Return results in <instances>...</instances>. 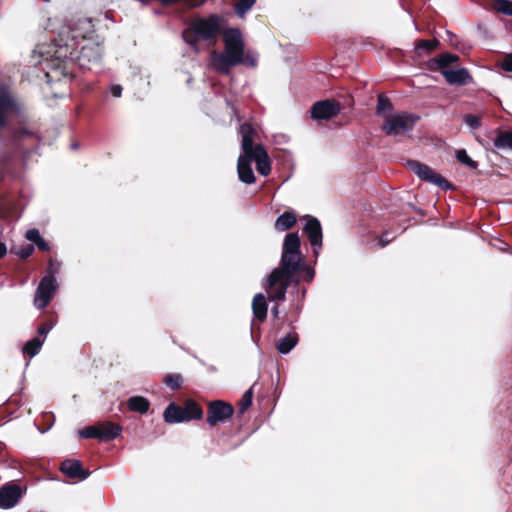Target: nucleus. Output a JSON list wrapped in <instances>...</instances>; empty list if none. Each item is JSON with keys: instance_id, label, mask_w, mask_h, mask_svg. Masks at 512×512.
<instances>
[{"instance_id": "f257e3e1", "label": "nucleus", "mask_w": 512, "mask_h": 512, "mask_svg": "<svg viewBox=\"0 0 512 512\" xmlns=\"http://www.w3.org/2000/svg\"><path fill=\"white\" fill-rule=\"evenodd\" d=\"M31 57L35 66L59 70L66 75L65 70L69 62H76L83 70L99 68L102 48L98 42H88L79 48V43H75V36L68 42L64 41L62 33H59L58 38L50 39L49 43L37 44Z\"/></svg>"}, {"instance_id": "f03ea898", "label": "nucleus", "mask_w": 512, "mask_h": 512, "mask_svg": "<svg viewBox=\"0 0 512 512\" xmlns=\"http://www.w3.org/2000/svg\"><path fill=\"white\" fill-rule=\"evenodd\" d=\"M300 245L297 233H288L285 236L280 265L272 270L265 285L269 300L284 301L290 284L299 283V274L304 267Z\"/></svg>"}, {"instance_id": "7ed1b4c3", "label": "nucleus", "mask_w": 512, "mask_h": 512, "mask_svg": "<svg viewBox=\"0 0 512 512\" xmlns=\"http://www.w3.org/2000/svg\"><path fill=\"white\" fill-rule=\"evenodd\" d=\"M224 51L212 53L211 65L219 73L228 75L231 68L240 65L241 55L244 53V41L237 28H229L223 34Z\"/></svg>"}, {"instance_id": "20e7f679", "label": "nucleus", "mask_w": 512, "mask_h": 512, "mask_svg": "<svg viewBox=\"0 0 512 512\" xmlns=\"http://www.w3.org/2000/svg\"><path fill=\"white\" fill-rule=\"evenodd\" d=\"M221 30L219 16L212 14L206 18L198 17L193 19L182 32V38L196 52L199 51V39H214Z\"/></svg>"}, {"instance_id": "39448f33", "label": "nucleus", "mask_w": 512, "mask_h": 512, "mask_svg": "<svg viewBox=\"0 0 512 512\" xmlns=\"http://www.w3.org/2000/svg\"><path fill=\"white\" fill-rule=\"evenodd\" d=\"M239 133L241 135V148L243 153L256 163L258 173L264 177L271 172V162L269 155L261 144L253 145L255 130L251 124L243 123L240 125Z\"/></svg>"}, {"instance_id": "423d86ee", "label": "nucleus", "mask_w": 512, "mask_h": 512, "mask_svg": "<svg viewBox=\"0 0 512 512\" xmlns=\"http://www.w3.org/2000/svg\"><path fill=\"white\" fill-rule=\"evenodd\" d=\"M46 22L47 24L44 29L52 34L51 39L58 38V34L62 33L64 41L68 40V42H70V39L75 36V43H77L79 37L82 39H91L95 32V25L92 18H79L74 28L60 25L58 19L47 18Z\"/></svg>"}, {"instance_id": "0eeeda50", "label": "nucleus", "mask_w": 512, "mask_h": 512, "mask_svg": "<svg viewBox=\"0 0 512 512\" xmlns=\"http://www.w3.org/2000/svg\"><path fill=\"white\" fill-rule=\"evenodd\" d=\"M41 142L42 138L39 134L26 126L13 130L9 137V146L19 151L24 157L35 152Z\"/></svg>"}, {"instance_id": "6e6552de", "label": "nucleus", "mask_w": 512, "mask_h": 512, "mask_svg": "<svg viewBox=\"0 0 512 512\" xmlns=\"http://www.w3.org/2000/svg\"><path fill=\"white\" fill-rule=\"evenodd\" d=\"M419 120V116L411 113H396L386 118L382 130L388 136L396 137L411 132Z\"/></svg>"}, {"instance_id": "1a4fd4ad", "label": "nucleus", "mask_w": 512, "mask_h": 512, "mask_svg": "<svg viewBox=\"0 0 512 512\" xmlns=\"http://www.w3.org/2000/svg\"><path fill=\"white\" fill-rule=\"evenodd\" d=\"M406 165L423 181L431 183L444 190H450L453 188V186L444 177L424 163L417 160H408Z\"/></svg>"}, {"instance_id": "9d476101", "label": "nucleus", "mask_w": 512, "mask_h": 512, "mask_svg": "<svg viewBox=\"0 0 512 512\" xmlns=\"http://www.w3.org/2000/svg\"><path fill=\"white\" fill-rule=\"evenodd\" d=\"M406 165L423 181L431 183L444 190H450L453 188V186L444 177L424 163L417 160H408Z\"/></svg>"}, {"instance_id": "9b49d317", "label": "nucleus", "mask_w": 512, "mask_h": 512, "mask_svg": "<svg viewBox=\"0 0 512 512\" xmlns=\"http://www.w3.org/2000/svg\"><path fill=\"white\" fill-rule=\"evenodd\" d=\"M58 288V283L56 281L53 272L51 271L49 274L44 276L36 289L34 296V305L37 309L43 310L50 303L53 294Z\"/></svg>"}, {"instance_id": "f8f14e48", "label": "nucleus", "mask_w": 512, "mask_h": 512, "mask_svg": "<svg viewBox=\"0 0 512 512\" xmlns=\"http://www.w3.org/2000/svg\"><path fill=\"white\" fill-rule=\"evenodd\" d=\"M234 414V408L231 404L222 400H214L208 403L207 423L214 427L219 423H225Z\"/></svg>"}, {"instance_id": "ddd939ff", "label": "nucleus", "mask_w": 512, "mask_h": 512, "mask_svg": "<svg viewBox=\"0 0 512 512\" xmlns=\"http://www.w3.org/2000/svg\"><path fill=\"white\" fill-rule=\"evenodd\" d=\"M303 233L308 237L309 242L313 248V253L318 255L322 248L323 240L320 221L316 217L307 216L306 224L303 228Z\"/></svg>"}, {"instance_id": "4468645a", "label": "nucleus", "mask_w": 512, "mask_h": 512, "mask_svg": "<svg viewBox=\"0 0 512 512\" xmlns=\"http://www.w3.org/2000/svg\"><path fill=\"white\" fill-rule=\"evenodd\" d=\"M20 107L12 94L5 88L0 89V130L6 125V118L10 114H19Z\"/></svg>"}, {"instance_id": "2eb2a0df", "label": "nucleus", "mask_w": 512, "mask_h": 512, "mask_svg": "<svg viewBox=\"0 0 512 512\" xmlns=\"http://www.w3.org/2000/svg\"><path fill=\"white\" fill-rule=\"evenodd\" d=\"M340 112L337 102L322 100L314 103L311 108V116L317 120H329Z\"/></svg>"}, {"instance_id": "dca6fc26", "label": "nucleus", "mask_w": 512, "mask_h": 512, "mask_svg": "<svg viewBox=\"0 0 512 512\" xmlns=\"http://www.w3.org/2000/svg\"><path fill=\"white\" fill-rule=\"evenodd\" d=\"M22 496V491L17 484H6L0 488V508L14 507Z\"/></svg>"}, {"instance_id": "f3484780", "label": "nucleus", "mask_w": 512, "mask_h": 512, "mask_svg": "<svg viewBox=\"0 0 512 512\" xmlns=\"http://www.w3.org/2000/svg\"><path fill=\"white\" fill-rule=\"evenodd\" d=\"M60 471L71 479H78L83 481L90 475L88 470L83 469L80 460L76 459H65L61 462Z\"/></svg>"}, {"instance_id": "a211bd4d", "label": "nucleus", "mask_w": 512, "mask_h": 512, "mask_svg": "<svg viewBox=\"0 0 512 512\" xmlns=\"http://www.w3.org/2000/svg\"><path fill=\"white\" fill-rule=\"evenodd\" d=\"M441 74L450 85L464 86L473 81L469 71L463 67L458 69H445L441 71Z\"/></svg>"}, {"instance_id": "6ab92c4d", "label": "nucleus", "mask_w": 512, "mask_h": 512, "mask_svg": "<svg viewBox=\"0 0 512 512\" xmlns=\"http://www.w3.org/2000/svg\"><path fill=\"white\" fill-rule=\"evenodd\" d=\"M252 160L245 153L240 155L237 161V172L239 180L245 184H253L255 175L251 166Z\"/></svg>"}, {"instance_id": "aec40b11", "label": "nucleus", "mask_w": 512, "mask_h": 512, "mask_svg": "<svg viewBox=\"0 0 512 512\" xmlns=\"http://www.w3.org/2000/svg\"><path fill=\"white\" fill-rule=\"evenodd\" d=\"M164 421L168 424H176L189 421V417L185 414L184 407L177 405L176 403H170L164 410L163 413Z\"/></svg>"}, {"instance_id": "412c9836", "label": "nucleus", "mask_w": 512, "mask_h": 512, "mask_svg": "<svg viewBox=\"0 0 512 512\" xmlns=\"http://www.w3.org/2000/svg\"><path fill=\"white\" fill-rule=\"evenodd\" d=\"M100 440L104 442L116 439L122 432L119 424L113 422H104L100 426Z\"/></svg>"}, {"instance_id": "4be33fe9", "label": "nucleus", "mask_w": 512, "mask_h": 512, "mask_svg": "<svg viewBox=\"0 0 512 512\" xmlns=\"http://www.w3.org/2000/svg\"><path fill=\"white\" fill-rule=\"evenodd\" d=\"M267 302L263 294L258 293L252 301V311L254 317L259 321H264L267 317Z\"/></svg>"}, {"instance_id": "5701e85b", "label": "nucleus", "mask_w": 512, "mask_h": 512, "mask_svg": "<svg viewBox=\"0 0 512 512\" xmlns=\"http://www.w3.org/2000/svg\"><path fill=\"white\" fill-rule=\"evenodd\" d=\"M299 337L296 332H289L279 339L276 347L280 354H288L298 343Z\"/></svg>"}, {"instance_id": "b1692460", "label": "nucleus", "mask_w": 512, "mask_h": 512, "mask_svg": "<svg viewBox=\"0 0 512 512\" xmlns=\"http://www.w3.org/2000/svg\"><path fill=\"white\" fill-rule=\"evenodd\" d=\"M128 409L139 414H146L150 408V401L143 396H132L127 400Z\"/></svg>"}, {"instance_id": "393cba45", "label": "nucleus", "mask_w": 512, "mask_h": 512, "mask_svg": "<svg viewBox=\"0 0 512 512\" xmlns=\"http://www.w3.org/2000/svg\"><path fill=\"white\" fill-rule=\"evenodd\" d=\"M296 216L294 213L286 211L282 213L275 221V229L278 231H286L296 224Z\"/></svg>"}, {"instance_id": "a878e982", "label": "nucleus", "mask_w": 512, "mask_h": 512, "mask_svg": "<svg viewBox=\"0 0 512 512\" xmlns=\"http://www.w3.org/2000/svg\"><path fill=\"white\" fill-rule=\"evenodd\" d=\"M43 343V339H41L40 337H34L25 343V345L22 348V351L24 354H27L30 357H34L41 350Z\"/></svg>"}, {"instance_id": "bb28decb", "label": "nucleus", "mask_w": 512, "mask_h": 512, "mask_svg": "<svg viewBox=\"0 0 512 512\" xmlns=\"http://www.w3.org/2000/svg\"><path fill=\"white\" fill-rule=\"evenodd\" d=\"M459 60L458 55L452 53H443L435 59V63L440 72L445 69H450L449 66Z\"/></svg>"}, {"instance_id": "cd10ccee", "label": "nucleus", "mask_w": 512, "mask_h": 512, "mask_svg": "<svg viewBox=\"0 0 512 512\" xmlns=\"http://www.w3.org/2000/svg\"><path fill=\"white\" fill-rule=\"evenodd\" d=\"M185 414L187 417H189L190 420H199L203 417V410L202 408L193 400H189L185 407Z\"/></svg>"}, {"instance_id": "c85d7f7f", "label": "nucleus", "mask_w": 512, "mask_h": 512, "mask_svg": "<svg viewBox=\"0 0 512 512\" xmlns=\"http://www.w3.org/2000/svg\"><path fill=\"white\" fill-rule=\"evenodd\" d=\"M493 143L499 149H512V130L499 133Z\"/></svg>"}, {"instance_id": "c756f323", "label": "nucleus", "mask_w": 512, "mask_h": 512, "mask_svg": "<svg viewBox=\"0 0 512 512\" xmlns=\"http://www.w3.org/2000/svg\"><path fill=\"white\" fill-rule=\"evenodd\" d=\"M13 157L8 156L6 154H0V179H2L5 174L13 175Z\"/></svg>"}, {"instance_id": "7c9ffc66", "label": "nucleus", "mask_w": 512, "mask_h": 512, "mask_svg": "<svg viewBox=\"0 0 512 512\" xmlns=\"http://www.w3.org/2000/svg\"><path fill=\"white\" fill-rule=\"evenodd\" d=\"M256 0H238L234 6V11L236 15L240 18L244 17V15L253 7Z\"/></svg>"}, {"instance_id": "2f4dec72", "label": "nucleus", "mask_w": 512, "mask_h": 512, "mask_svg": "<svg viewBox=\"0 0 512 512\" xmlns=\"http://www.w3.org/2000/svg\"><path fill=\"white\" fill-rule=\"evenodd\" d=\"M78 436L80 438H97L100 440V428L99 426H87L83 429L78 430Z\"/></svg>"}, {"instance_id": "473e14b6", "label": "nucleus", "mask_w": 512, "mask_h": 512, "mask_svg": "<svg viewBox=\"0 0 512 512\" xmlns=\"http://www.w3.org/2000/svg\"><path fill=\"white\" fill-rule=\"evenodd\" d=\"M456 158L460 163H462L472 169H476L478 166L477 162L471 159V157L467 154L465 149L457 150Z\"/></svg>"}, {"instance_id": "72a5a7b5", "label": "nucleus", "mask_w": 512, "mask_h": 512, "mask_svg": "<svg viewBox=\"0 0 512 512\" xmlns=\"http://www.w3.org/2000/svg\"><path fill=\"white\" fill-rule=\"evenodd\" d=\"M253 402V390L252 388L245 391L243 394L240 403H239V413L244 414L246 410L252 405Z\"/></svg>"}, {"instance_id": "f704fd0d", "label": "nucleus", "mask_w": 512, "mask_h": 512, "mask_svg": "<svg viewBox=\"0 0 512 512\" xmlns=\"http://www.w3.org/2000/svg\"><path fill=\"white\" fill-rule=\"evenodd\" d=\"M164 382L172 390H177L182 385V377L179 374H168L165 376Z\"/></svg>"}, {"instance_id": "c9c22d12", "label": "nucleus", "mask_w": 512, "mask_h": 512, "mask_svg": "<svg viewBox=\"0 0 512 512\" xmlns=\"http://www.w3.org/2000/svg\"><path fill=\"white\" fill-rule=\"evenodd\" d=\"M495 9L504 15L512 16V1L496 0Z\"/></svg>"}, {"instance_id": "e433bc0d", "label": "nucleus", "mask_w": 512, "mask_h": 512, "mask_svg": "<svg viewBox=\"0 0 512 512\" xmlns=\"http://www.w3.org/2000/svg\"><path fill=\"white\" fill-rule=\"evenodd\" d=\"M392 110V104L389 98L384 95H379L377 98V112L383 113Z\"/></svg>"}, {"instance_id": "4c0bfd02", "label": "nucleus", "mask_w": 512, "mask_h": 512, "mask_svg": "<svg viewBox=\"0 0 512 512\" xmlns=\"http://www.w3.org/2000/svg\"><path fill=\"white\" fill-rule=\"evenodd\" d=\"M438 43L439 42L436 39H433V40H422L420 43H418L416 45V50H417L418 53H420L421 51L430 52V51H432V50H434L436 48Z\"/></svg>"}, {"instance_id": "58836bf2", "label": "nucleus", "mask_w": 512, "mask_h": 512, "mask_svg": "<svg viewBox=\"0 0 512 512\" xmlns=\"http://www.w3.org/2000/svg\"><path fill=\"white\" fill-rule=\"evenodd\" d=\"M240 57L242 59L240 64L245 65L247 67H251V68H254L257 66L258 58L255 53H251V52H248L246 54L243 53Z\"/></svg>"}, {"instance_id": "ea45409f", "label": "nucleus", "mask_w": 512, "mask_h": 512, "mask_svg": "<svg viewBox=\"0 0 512 512\" xmlns=\"http://www.w3.org/2000/svg\"><path fill=\"white\" fill-rule=\"evenodd\" d=\"M395 237H396V234H394L390 231H385L384 233H382L381 236H379L377 238L378 245L381 248H383L386 245H388Z\"/></svg>"}, {"instance_id": "a19ab883", "label": "nucleus", "mask_w": 512, "mask_h": 512, "mask_svg": "<svg viewBox=\"0 0 512 512\" xmlns=\"http://www.w3.org/2000/svg\"><path fill=\"white\" fill-rule=\"evenodd\" d=\"M53 326H54L53 323H49V322L42 323L37 329L38 335L36 337H40L41 339L45 340L47 334L52 330Z\"/></svg>"}, {"instance_id": "79ce46f5", "label": "nucleus", "mask_w": 512, "mask_h": 512, "mask_svg": "<svg viewBox=\"0 0 512 512\" xmlns=\"http://www.w3.org/2000/svg\"><path fill=\"white\" fill-rule=\"evenodd\" d=\"M34 246L32 244H26V245H23L21 246L18 251L16 252V254L20 257V258H23V259H26L28 258L29 256H31L34 252Z\"/></svg>"}, {"instance_id": "37998d69", "label": "nucleus", "mask_w": 512, "mask_h": 512, "mask_svg": "<svg viewBox=\"0 0 512 512\" xmlns=\"http://www.w3.org/2000/svg\"><path fill=\"white\" fill-rule=\"evenodd\" d=\"M464 121L465 123L470 127V128H473V129H477L480 127L481 123H480V119L479 117H477L476 115H473V114H467L464 116Z\"/></svg>"}, {"instance_id": "c03bdc74", "label": "nucleus", "mask_w": 512, "mask_h": 512, "mask_svg": "<svg viewBox=\"0 0 512 512\" xmlns=\"http://www.w3.org/2000/svg\"><path fill=\"white\" fill-rule=\"evenodd\" d=\"M25 237L27 240H29L30 242H33V243H36L37 241H39L42 238L39 230L36 228L27 230Z\"/></svg>"}, {"instance_id": "a18cd8bd", "label": "nucleus", "mask_w": 512, "mask_h": 512, "mask_svg": "<svg viewBox=\"0 0 512 512\" xmlns=\"http://www.w3.org/2000/svg\"><path fill=\"white\" fill-rule=\"evenodd\" d=\"M123 88L120 84H112L109 87V92L113 97L119 98L122 95Z\"/></svg>"}, {"instance_id": "49530a36", "label": "nucleus", "mask_w": 512, "mask_h": 512, "mask_svg": "<svg viewBox=\"0 0 512 512\" xmlns=\"http://www.w3.org/2000/svg\"><path fill=\"white\" fill-rule=\"evenodd\" d=\"M314 276H315L314 269L311 268V267H308L305 270V273H304V276H303V280L307 281V282H311L314 279Z\"/></svg>"}, {"instance_id": "de8ad7c7", "label": "nucleus", "mask_w": 512, "mask_h": 512, "mask_svg": "<svg viewBox=\"0 0 512 512\" xmlns=\"http://www.w3.org/2000/svg\"><path fill=\"white\" fill-rule=\"evenodd\" d=\"M36 246L41 251H48L50 249L49 244L46 242V240L42 237L39 241H37Z\"/></svg>"}, {"instance_id": "09e8293b", "label": "nucleus", "mask_w": 512, "mask_h": 512, "mask_svg": "<svg viewBox=\"0 0 512 512\" xmlns=\"http://www.w3.org/2000/svg\"><path fill=\"white\" fill-rule=\"evenodd\" d=\"M502 69L507 72H512V55L503 61Z\"/></svg>"}, {"instance_id": "8fccbe9b", "label": "nucleus", "mask_w": 512, "mask_h": 512, "mask_svg": "<svg viewBox=\"0 0 512 512\" xmlns=\"http://www.w3.org/2000/svg\"><path fill=\"white\" fill-rule=\"evenodd\" d=\"M7 253V246L4 242L0 241V259Z\"/></svg>"}, {"instance_id": "3c124183", "label": "nucleus", "mask_w": 512, "mask_h": 512, "mask_svg": "<svg viewBox=\"0 0 512 512\" xmlns=\"http://www.w3.org/2000/svg\"><path fill=\"white\" fill-rule=\"evenodd\" d=\"M271 314L274 316V317H278V314H279V308L277 305L273 306L271 308Z\"/></svg>"}, {"instance_id": "603ef678", "label": "nucleus", "mask_w": 512, "mask_h": 512, "mask_svg": "<svg viewBox=\"0 0 512 512\" xmlns=\"http://www.w3.org/2000/svg\"><path fill=\"white\" fill-rule=\"evenodd\" d=\"M163 5H170L174 3L176 0H159Z\"/></svg>"}, {"instance_id": "864d4df0", "label": "nucleus", "mask_w": 512, "mask_h": 512, "mask_svg": "<svg viewBox=\"0 0 512 512\" xmlns=\"http://www.w3.org/2000/svg\"><path fill=\"white\" fill-rule=\"evenodd\" d=\"M78 147H79L78 143H72L71 144V148L74 149V150L78 149Z\"/></svg>"}, {"instance_id": "5fc2aeb1", "label": "nucleus", "mask_w": 512, "mask_h": 512, "mask_svg": "<svg viewBox=\"0 0 512 512\" xmlns=\"http://www.w3.org/2000/svg\"><path fill=\"white\" fill-rule=\"evenodd\" d=\"M46 77H47V78H51V75H50V73H49V72H46Z\"/></svg>"}]
</instances>
